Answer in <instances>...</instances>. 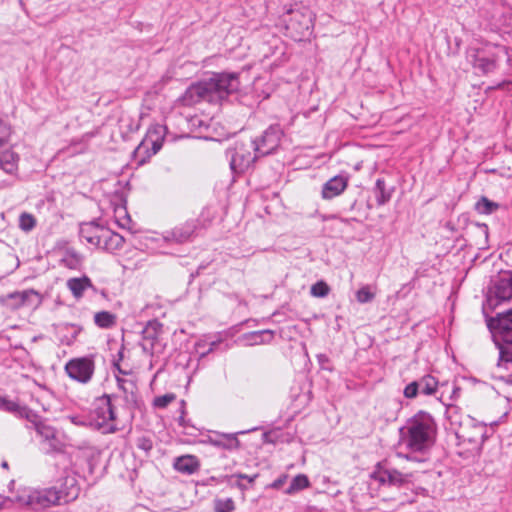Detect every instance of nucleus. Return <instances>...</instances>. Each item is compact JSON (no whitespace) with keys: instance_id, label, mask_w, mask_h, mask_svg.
<instances>
[{"instance_id":"473e14b6","label":"nucleus","mask_w":512,"mask_h":512,"mask_svg":"<svg viewBox=\"0 0 512 512\" xmlns=\"http://www.w3.org/2000/svg\"><path fill=\"white\" fill-rule=\"evenodd\" d=\"M474 430L475 431L472 435L463 434L462 437L469 442L475 444H483V442L487 439L486 427L483 425H475Z\"/></svg>"},{"instance_id":"37998d69","label":"nucleus","mask_w":512,"mask_h":512,"mask_svg":"<svg viewBox=\"0 0 512 512\" xmlns=\"http://www.w3.org/2000/svg\"><path fill=\"white\" fill-rule=\"evenodd\" d=\"M106 232H112V231L110 229H108V228L103 227L102 232L100 234V238H99V244L95 246V247H97L99 249H102L104 251H106L108 243L110 241L109 240L110 236L107 235Z\"/></svg>"},{"instance_id":"a211bd4d","label":"nucleus","mask_w":512,"mask_h":512,"mask_svg":"<svg viewBox=\"0 0 512 512\" xmlns=\"http://www.w3.org/2000/svg\"><path fill=\"white\" fill-rule=\"evenodd\" d=\"M66 286L76 299H81L87 289L94 288L88 276L69 278L66 282Z\"/></svg>"},{"instance_id":"0eeeda50","label":"nucleus","mask_w":512,"mask_h":512,"mask_svg":"<svg viewBox=\"0 0 512 512\" xmlns=\"http://www.w3.org/2000/svg\"><path fill=\"white\" fill-rule=\"evenodd\" d=\"M413 473H403L389 465L387 461L376 465L371 477L381 485L405 487L412 482Z\"/></svg>"},{"instance_id":"393cba45","label":"nucleus","mask_w":512,"mask_h":512,"mask_svg":"<svg viewBox=\"0 0 512 512\" xmlns=\"http://www.w3.org/2000/svg\"><path fill=\"white\" fill-rule=\"evenodd\" d=\"M273 331L261 330L247 333L243 336L248 345H261L270 343L273 339Z\"/></svg>"},{"instance_id":"de8ad7c7","label":"nucleus","mask_w":512,"mask_h":512,"mask_svg":"<svg viewBox=\"0 0 512 512\" xmlns=\"http://www.w3.org/2000/svg\"><path fill=\"white\" fill-rule=\"evenodd\" d=\"M12 502L10 498L0 496V509L6 506V503Z\"/></svg>"},{"instance_id":"2eb2a0df","label":"nucleus","mask_w":512,"mask_h":512,"mask_svg":"<svg viewBox=\"0 0 512 512\" xmlns=\"http://www.w3.org/2000/svg\"><path fill=\"white\" fill-rule=\"evenodd\" d=\"M349 178L344 175H337L329 179L322 187V198L330 200L341 195L348 186Z\"/></svg>"},{"instance_id":"c03bdc74","label":"nucleus","mask_w":512,"mask_h":512,"mask_svg":"<svg viewBox=\"0 0 512 512\" xmlns=\"http://www.w3.org/2000/svg\"><path fill=\"white\" fill-rule=\"evenodd\" d=\"M419 391V385L417 381H414L410 384H408L404 389V396L406 398H414L418 394Z\"/></svg>"},{"instance_id":"4c0bfd02","label":"nucleus","mask_w":512,"mask_h":512,"mask_svg":"<svg viewBox=\"0 0 512 512\" xmlns=\"http://www.w3.org/2000/svg\"><path fill=\"white\" fill-rule=\"evenodd\" d=\"M329 290V286L325 282L319 281L312 285L311 295L314 297H325L328 295Z\"/></svg>"},{"instance_id":"4468645a","label":"nucleus","mask_w":512,"mask_h":512,"mask_svg":"<svg viewBox=\"0 0 512 512\" xmlns=\"http://www.w3.org/2000/svg\"><path fill=\"white\" fill-rule=\"evenodd\" d=\"M162 330V324L157 320L149 321L142 331L141 346L145 352L153 353Z\"/></svg>"},{"instance_id":"39448f33","label":"nucleus","mask_w":512,"mask_h":512,"mask_svg":"<svg viewBox=\"0 0 512 512\" xmlns=\"http://www.w3.org/2000/svg\"><path fill=\"white\" fill-rule=\"evenodd\" d=\"M226 157L229 159L231 170L242 173L260 156L255 153L252 140H249L236 142L226 151Z\"/></svg>"},{"instance_id":"f704fd0d","label":"nucleus","mask_w":512,"mask_h":512,"mask_svg":"<svg viewBox=\"0 0 512 512\" xmlns=\"http://www.w3.org/2000/svg\"><path fill=\"white\" fill-rule=\"evenodd\" d=\"M106 234L110 236V241L106 249L107 252L113 253L115 251L120 250L123 247L124 238L120 234L113 231L106 232Z\"/></svg>"},{"instance_id":"3c124183","label":"nucleus","mask_w":512,"mask_h":512,"mask_svg":"<svg viewBox=\"0 0 512 512\" xmlns=\"http://www.w3.org/2000/svg\"><path fill=\"white\" fill-rule=\"evenodd\" d=\"M232 477H237L238 479H245L246 474L238 473V474L233 475Z\"/></svg>"},{"instance_id":"8fccbe9b","label":"nucleus","mask_w":512,"mask_h":512,"mask_svg":"<svg viewBox=\"0 0 512 512\" xmlns=\"http://www.w3.org/2000/svg\"><path fill=\"white\" fill-rule=\"evenodd\" d=\"M399 501H400V503H401V504H404V503H406V502H408V503H413V502H414V499H405V498H400V499H399Z\"/></svg>"},{"instance_id":"f8f14e48","label":"nucleus","mask_w":512,"mask_h":512,"mask_svg":"<svg viewBox=\"0 0 512 512\" xmlns=\"http://www.w3.org/2000/svg\"><path fill=\"white\" fill-rule=\"evenodd\" d=\"M202 100L211 102V94L206 80L189 86L178 101L183 106H192Z\"/></svg>"},{"instance_id":"b1692460","label":"nucleus","mask_w":512,"mask_h":512,"mask_svg":"<svg viewBox=\"0 0 512 512\" xmlns=\"http://www.w3.org/2000/svg\"><path fill=\"white\" fill-rule=\"evenodd\" d=\"M37 432L43 437L45 443L48 445L47 452L60 451L61 443L56 437V432L53 428L48 426H37Z\"/></svg>"},{"instance_id":"7ed1b4c3","label":"nucleus","mask_w":512,"mask_h":512,"mask_svg":"<svg viewBox=\"0 0 512 512\" xmlns=\"http://www.w3.org/2000/svg\"><path fill=\"white\" fill-rule=\"evenodd\" d=\"M283 21L290 36L294 40H302L311 33L314 14L307 7L289 8Z\"/></svg>"},{"instance_id":"c756f323","label":"nucleus","mask_w":512,"mask_h":512,"mask_svg":"<svg viewBox=\"0 0 512 512\" xmlns=\"http://www.w3.org/2000/svg\"><path fill=\"white\" fill-rule=\"evenodd\" d=\"M419 385V391L425 395H432L435 393L438 382L437 380L430 375L424 376L419 381H417Z\"/></svg>"},{"instance_id":"603ef678","label":"nucleus","mask_w":512,"mask_h":512,"mask_svg":"<svg viewBox=\"0 0 512 512\" xmlns=\"http://www.w3.org/2000/svg\"><path fill=\"white\" fill-rule=\"evenodd\" d=\"M459 391H460V389L458 387H454L453 388V395H452V397H457Z\"/></svg>"},{"instance_id":"f3484780","label":"nucleus","mask_w":512,"mask_h":512,"mask_svg":"<svg viewBox=\"0 0 512 512\" xmlns=\"http://www.w3.org/2000/svg\"><path fill=\"white\" fill-rule=\"evenodd\" d=\"M118 388L123 392V397L126 405L129 408L137 406V385L131 379L116 377Z\"/></svg>"},{"instance_id":"20e7f679","label":"nucleus","mask_w":512,"mask_h":512,"mask_svg":"<svg viewBox=\"0 0 512 512\" xmlns=\"http://www.w3.org/2000/svg\"><path fill=\"white\" fill-rule=\"evenodd\" d=\"M15 501L21 505L30 506L34 510L49 508L54 505L64 504L55 487L41 490L24 489L16 496Z\"/></svg>"},{"instance_id":"1a4fd4ad","label":"nucleus","mask_w":512,"mask_h":512,"mask_svg":"<svg viewBox=\"0 0 512 512\" xmlns=\"http://www.w3.org/2000/svg\"><path fill=\"white\" fill-rule=\"evenodd\" d=\"M282 132L278 126H270L257 139L252 141L255 153L260 157L266 156L275 151L279 146Z\"/></svg>"},{"instance_id":"5fc2aeb1","label":"nucleus","mask_w":512,"mask_h":512,"mask_svg":"<svg viewBox=\"0 0 512 512\" xmlns=\"http://www.w3.org/2000/svg\"><path fill=\"white\" fill-rule=\"evenodd\" d=\"M118 370H119V372H120V373H122V374H126V372H124L123 370H121L119 367H118Z\"/></svg>"},{"instance_id":"aec40b11","label":"nucleus","mask_w":512,"mask_h":512,"mask_svg":"<svg viewBox=\"0 0 512 512\" xmlns=\"http://www.w3.org/2000/svg\"><path fill=\"white\" fill-rule=\"evenodd\" d=\"M19 156L7 148L0 147V167L9 174H13L18 168Z\"/></svg>"},{"instance_id":"dca6fc26","label":"nucleus","mask_w":512,"mask_h":512,"mask_svg":"<svg viewBox=\"0 0 512 512\" xmlns=\"http://www.w3.org/2000/svg\"><path fill=\"white\" fill-rule=\"evenodd\" d=\"M61 499L64 504L74 501L78 498L80 493V487L78 485L75 476L67 475L61 484V488L58 489Z\"/></svg>"},{"instance_id":"a18cd8bd","label":"nucleus","mask_w":512,"mask_h":512,"mask_svg":"<svg viewBox=\"0 0 512 512\" xmlns=\"http://www.w3.org/2000/svg\"><path fill=\"white\" fill-rule=\"evenodd\" d=\"M286 479H287V475H283L281 477H279L278 479H276L273 483H272V487L275 488V489H279L281 488L284 483L286 482Z\"/></svg>"},{"instance_id":"09e8293b","label":"nucleus","mask_w":512,"mask_h":512,"mask_svg":"<svg viewBox=\"0 0 512 512\" xmlns=\"http://www.w3.org/2000/svg\"><path fill=\"white\" fill-rule=\"evenodd\" d=\"M257 474H254L252 476L246 475V480H248L249 483H254L255 479L257 478Z\"/></svg>"},{"instance_id":"2f4dec72","label":"nucleus","mask_w":512,"mask_h":512,"mask_svg":"<svg viewBox=\"0 0 512 512\" xmlns=\"http://www.w3.org/2000/svg\"><path fill=\"white\" fill-rule=\"evenodd\" d=\"M375 192L378 205H384L391 198V193L386 191V184L383 179H377L375 184Z\"/></svg>"},{"instance_id":"cd10ccee","label":"nucleus","mask_w":512,"mask_h":512,"mask_svg":"<svg viewBox=\"0 0 512 512\" xmlns=\"http://www.w3.org/2000/svg\"><path fill=\"white\" fill-rule=\"evenodd\" d=\"M499 204L489 200L487 197H481L475 204V210L479 214L489 215L497 211Z\"/></svg>"},{"instance_id":"58836bf2","label":"nucleus","mask_w":512,"mask_h":512,"mask_svg":"<svg viewBox=\"0 0 512 512\" xmlns=\"http://www.w3.org/2000/svg\"><path fill=\"white\" fill-rule=\"evenodd\" d=\"M11 136V127L0 120V147H4L8 144Z\"/></svg>"},{"instance_id":"e433bc0d","label":"nucleus","mask_w":512,"mask_h":512,"mask_svg":"<svg viewBox=\"0 0 512 512\" xmlns=\"http://www.w3.org/2000/svg\"><path fill=\"white\" fill-rule=\"evenodd\" d=\"M374 298L375 292L369 285L363 286L356 292V299L361 304L371 302Z\"/></svg>"},{"instance_id":"a878e982","label":"nucleus","mask_w":512,"mask_h":512,"mask_svg":"<svg viewBox=\"0 0 512 512\" xmlns=\"http://www.w3.org/2000/svg\"><path fill=\"white\" fill-rule=\"evenodd\" d=\"M60 262L69 269H77L82 263V257L74 249L68 248L64 251Z\"/></svg>"},{"instance_id":"72a5a7b5","label":"nucleus","mask_w":512,"mask_h":512,"mask_svg":"<svg viewBox=\"0 0 512 512\" xmlns=\"http://www.w3.org/2000/svg\"><path fill=\"white\" fill-rule=\"evenodd\" d=\"M215 512H232L235 510V503L232 498H217L214 500Z\"/></svg>"},{"instance_id":"bb28decb","label":"nucleus","mask_w":512,"mask_h":512,"mask_svg":"<svg viewBox=\"0 0 512 512\" xmlns=\"http://www.w3.org/2000/svg\"><path fill=\"white\" fill-rule=\"evenodd\" d=\"M94 322L100 328H111L116 324V316L108 311H100L94 315Z\"/></svg>"},{"instance_id":"a19ab883","label":"nucleus","mask_w":512,"mask_h":512,"mask_svg":"<svg viewBox=\"0 0 512 512\" xmlns=\"http://www.w3.org/2000/svg\"><path fill=\"white\" fill-rule=\"evenodd\" d=\"M0 409L8 412H18L20 406L14 401L0 397Z\"/></svg>"},{"instance_id":"4be33fe9","label":"nucleus","mask_w":512,"mask_h":512,"mask_svg":"<svg viewBox=\"0 0 512 512\" xmlns=\"http://www.w3.org/2000/svg\"><path fill=\"white\" fill-rule=\"evenodd\" d=\"M174 468L181 473L193 474L199 469V462L195 456L185 455L175 460Z\"/></svg>"},{"instance_id":"79ce46f5","label":"nucleus","mask_w":512,"mask_h":512,"mask_svg":"<svg viewBox=\"0 0 512 512\" xmlns=\"http://www.w3.org/2000/svg\"><path fill=\"white\" fill-rule=\"evenodd\" d=\"M136 446L148 454L153 448V442L148 437H139L136 442Z\"/></svg>"},{"instance_id":"412c9836","label":"nucleus","mask_w":512,"mask_h":512,"mask_svg":"<svg viewBox=\"0 0 512 512\" xmlns=\"http://www.w3.org/2000/svg\"><path fill=\"white\" fill-rule=\"evenodd\" d=\"M8 298L20 299L19 302L9 304V306L13 309H17L24 305L38 304L40 302L39 294L32 289L10 293L8 294Z\"/></svg>"},{"instance_id":"49530a36","label":"nucleus","mask_w":512,"mask_h":512,"mask_svg":"<svg viewBox=\"0 0 512 512\" xmlns=\"http://www.w3.org/2000/svg\"><path fill=\"white\" fill-rule=\"evenodd\" d=\"M19 300V298H8L7 295L6 298H4L2 301L9 306V304L19 302Z\"/></svg>"},{"instance_id":"423d86ee","label":"nucleus","mask_w":512,"mask_h":512,"mask_svg":"<svg viewBox=\"0 0 512 512\" xmlns=\"http://www.w3.org/2000/svg\"><path fill=\"white\" fill-rule=\"evenodd\" d=\"M211 102H219L229 94L238 91L240 81L237 73H215L206 80Z\"/></svg>"},{"instance_id":"9d476101","label":"nucleus","mask_w":512,"mask_h":512,"mask_svg":"<svg viewBox=\"0 0 512 512\" xmlns=\"http://www.w3.org/2000/svg\"><path fill=\"white\" fill-rule=\"evenodd\" d=\"M94 415L99 420L100 425H107L111 422L108 432L114 433L118 431V427L113 424L116 420V414L111 403V396L105 394L95 400Z\"/></svg>"},{"instance_id":"c9c22d12","label":"nucleus","mask_w":512,"mask_h":512,"mask_svg":"<svg viewBox=\"0 0 512 512\" xmlns=\"http://www.w3.org/2000/svg\"><path fill=\"white\" fill-rule=\"evenodd\" d=\"M36 225L35 217L30 213H22L19 217V227L25 232L31 231Z\"/></svg>"},{"instance_id":"6ab92c4d","label":"nucleus","mask_w":512,"mask_h":512,"mask_svg":"<svg viewBox=\"0 0 512 512\" xmlns=\"http://www.w3.org/2000/svg\"><path fill=\"white\" fill-rule=\"evenodd\" d=\"M102 229L103 226H100L95 222L83 223L80 226L79 234L87 243L96 246L99 244Z\"/></svg>"},{"instance_id":"ea45409f","label":"nucleus","mask_w":512,"mask_h":512,"mask_svg":"<svg viewBox=\"0 0 512 512\" xmlns=\"http://www.w3.org/2000/svg\"><path fill=\"white\" fill-rule=\"evenodd\" d=\"M176 396L173 393H168L162 396H158L154 399L153 404L157 408H165L167 407L171 402L175 400Z\"/></svg>"},{"instance_id":"5701e85b","label":"nucleus","mask_w":512,"mask_h":512,"mask_svg":"<svg viewBox=\"0 0 512 512\" xmlns=\"http://www.w3.org/2000/svg\"><path fill=\"white\" fill-rule=\"evenodd\" d=\"M210 443L225 450H236L239 448L240 442L236 434H221L215 438H210Z\"/></svg>"},{"instance_id":"f257e3e1","label":"nucleus","mask_w":512,"mask_h":512,"mask_svg":"<svg viewBox=\"0 0 512 512\" xmlns=\"http://www.w3.org/2000/svg\"><path fill=\"white\" fill-rule=\"evenodd\" d=\"M512 301V276L502 277L495 284L494 296L487 300L491 308L502 302ZM488 327L494 333L499 348L500 361L512 364V308L488 320Z\"/></svg>"},{"instance_id":"6e6552de","label":"nucleus","mask_w":512,"mask_h":512,"mask_svg":"<svg viewBox=\"0 0 512 512\" xmlns=\"http://www.w3.org/2000/svg\"><path fill=\"white\" fill-rule=\"evenodd\" d=\"M65 371L70 378L87 383L94 373V362L89 357L74 358L65 365Z\"/></svg>"},{"instance_id":"864d4df0","label":"nucleus","mask_w":512,"mask_h":512,"mask_svg":"<svg viewBox=\"0 0 512 512\" xmlns=\"http://www.w3.org/2000/svg\"><path fill=\"white\" fill-rule=\"evenodd\" d=\"M1 466H2L3 468L7 469V468H8V463H7V461H3V462H2V464H1Z\"/></svg>"},{"instance_id":"c85d7f7f","label":"nucleus","mask_w":512,"mask_h":512,"mask_svg":"<svg viewBox=\"0 0 512 512\" xmlns=\"http://www.w3.org/2000/svg\"><path fill=\"white\" fill-rule=\"evenodd\" d=\"M309 485L310 482L308 477L304 474H299L293 478L289 487L285 490V493L291 495L309 487Z\"/></svg>"},{"instance_id":"7c9ffc66","label":"nucleus","mask_w":512,"mask_h":512,"mask_svg":"<svg viewBox=\"0 0 512 512\" xmlns=\"http://www.w3.org/2000/svg\"><path fill=\"white\" fill-rule=\"evenodd\" d=\"M472 63L474 68L482 71L483 73H489L496 67V62L494 59L486 58L480 55H475Z\"/></svg>"},{"instance_id":"ddd939ff","label":"nucleus","mask_w":512,"mask_h":512,"mask_svg":"<svg viewBox=\"0 0 512 512\" xmlns=\"http://www.w3.org/2000/svg\"><path fill=\"white\" fill-rule=\"evenodd\" d=\"M162 147L159 139H152L151 132L135 149V157L139 164H144L151 156L155 155Z\"/></svg>"},{"instance_id":"f03ea898","label":"nucleus","mask_w":512,"mask_h":512,"mask_svg":"<svg viewBox=\"0 0 512 512\" xmlns=\"http://www.w3.org/2000/svg\"><path fill=\"white\" fill-rule=\"evenodd\" d=\"M435 430L432 416L419 412L401 429L403 443L413 451H422L432 445Z\"/></svg>"},{"instance_id":"9b49d317","label":"nucleus","mask_w":512,"mask_h":512,"mask_svg":"<svg viewBox=\"0 0 512 512\" xmlns=\"http://www.w3.org/2000/svg\"><path fill=\"white\" fill-rule=\"evenodd\" d=\"M198 228L197 220H189L185 223L174 227L170 231H166L163 234V238L166 242H173L176 244H183L190 241Z\"/></svg>"}]
</instances>
